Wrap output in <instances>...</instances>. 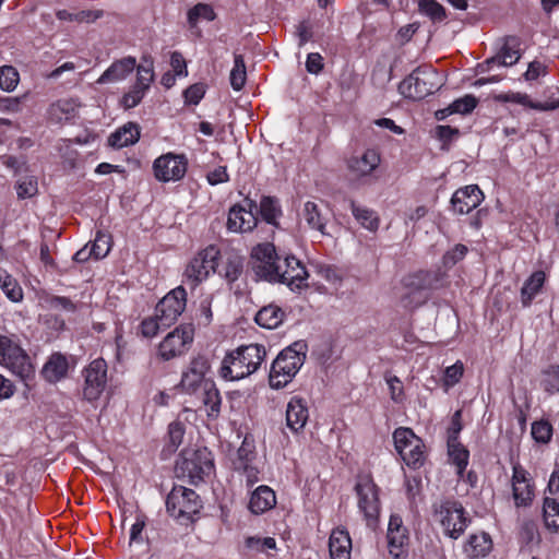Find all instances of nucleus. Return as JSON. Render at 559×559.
Wrapping results in <instances>:
<instances>
[{"instance_id": "0eeeda50", "label": "nucleus", "mask_w": 559, "mask_h": 559, "mask_svg": "<svg viewBox=\"0 0 559 559\" xmlns=\"http://www.w3.org/2000/svg\"><path fill=\"white\" fill-rule=\"evenodd\" d=\"M357 496V507L364 515L366 525L374 530L379 523L381 503L379 498V488L371 477L361 476L355 485Z\"/></svg>"}, {"instance_id": "b1692460", "label": "nucleus", "mask_w": 559, "mask_h": 559, "mask_svg": "<svg viewBox=\"0 0 559 559\" xmlns=\"http://www.w3.org/2000/svg\"><path fill=\"white\" fill-rule=\"evenodd\" d=\"M210 370L209 359L204 356H198L190 362L188 371L182 374L181 385L188 392H194L199 386L207 382L204 378Z\"/></svg>"}, {"instance_id": "aec40b11", "label": "nucleus", "mask_w": 559, "mask_h": 559, "mask_svg": "<svg viewBox=\"0 0 559 559\" xmlns=\"http://www.w3.org/2000/svg\"><path fill=\"white\" fill-rule=\"evenodd\" d=\"M512 474V496L516 507H526L532 502L534 497V486L530 474L520 464L513 465Z\"/></svg>"}, {"instance_id": "864d4df0", "label": "nucleus", "mask_w": 559, "mask_h": 559, "mask_svg": "<svg viewBox=\"0 0 559 559\" xmlns=\"http://www.w3.org/2000/svg\"><path fill=\"white\" fill-rule=\"evenodd\" d=\"M532 437L540 443H547L552 435V427L548 421H536L532 425Z\"/></svg>"}, {"instance_id": "f3484780", "label": "nucleus", "mask_w": 559, "mask_h": 559, "mask_svg": "<svg viewBox=\"0 0 559 559\" xmlns=\"http://www.w3.org/2000/svg\"><path fill=\"white\" fill-rule=\"evenodd\" d=\"M154 80V70L153 64L150 62L148 64H140L136 68V81L130 87L129 92H127L121 100L120 105L124 109H131L138 106L143 99L144 95L150 88L151 83Z\"/></svg>"}, {"instance_id": "052dcab7", "label": "nucleus", "mask_w": 559, "mask_h": 559, "mask_svg": "<svg viewBox=\"0 0 559 559\" xmlns=\"http://www.w3.org/2000/svg\"><path fill=\"white\" fill-rule=\"evenodd\" d=\"M205 94V87L201 83L193 84L189 86L185 92L183 96L186 98V102L197 105L200 103V100L203 98Z\"/></svg>"}, {"instance_id": "c85d7f7f", "label": "nucleus", "mask_w": 559, "mask_h": 559, "mask_svg": "<svg viewBox=\"0 0 559 559\" xmlns=\"http://www.w3.org/2000/svg\"><path fill=\"white\" fill-rule=\"evenodd\" d=\"M221 264L217 263L216 272L229 282H235L241 274L243 258L238 252L230 250L219 254Z\"/></svg>"}, {"instance_id": "09e8293b", "label": "nucleus", "mask_w": 559, "mask_h": 559, "mask_svg": "<svg viewBox=\"0 0 559 559\" xmlns=\"http://www.w3.org/2000/svg\"><path fill=\"white\" fill-rule=\"evenodd\" d=\"M95 259L105 258L111 249V238L108 234L98 231L95 240L91 245Z\"/></svg>"}, {"instance_id": "58836bf2", "label": "nucleus", "mask_w": 559, "mask_h": 559, "mask_svg": "<svg viewBox=\"0 0 559 559\" xmlns=\"http://www.w3.org/2000/svg\"><path fill=\"white\" fill-rule=\"evenodd\" d=\"M449 456L456 466L457 474L462 476L468 464V451L460 443H456V437H449Z\"/></svg>"}, {"instance_id": "e2e57ef3", "label": "nucleus", "mask_w": 559, "mask_h": 559, "mask_svg": "<svg viewBox=\"0 0 559 559\" xmlns=\"http://www.w3.org/2000/svg\"><path fill=\"white\" fill-rule=\"evenodd\" d=\"M386 383L390 389L391 399L394 402H402L404 390L401 380L396 376H393L386 379Z\"/></svg>"}, {"instance_id": "2f4dec72", "label": "nucleus", "mask_w": 559, "mask_h": 559, "mask_svg": "<svg viewBox=\"0 0 559 559\" xmlns=\"http://www.w3.org/2000/svg\"><path fill=\"white\" fill-rule=\"evenodd\" d=\"M68 360L60 353L52 354L41 369V376L50 383H56L63 379L68 372Z\"/></svg>"}, {"instance_id": "3c124183", "label": "nucleus", "mask_w": 559, "mask_h": 559, "mask_svg": "<svg viewBox=\"0 0 559 559\" xmlns=\"http://www.w3.org/2000/svg\"><path fill=\"white\" fill-rule=\"evenodd\" d=\"M495 99L501 103H515L528 108H533L534 103L533 100H531L527 94L520 92H509L499 94L495 96Z\"/></svg>"}, {"instance_id": "7c9ffc66", "label": "nucleus", "mask_w": 559, "mask_h": 559, "mask_svg": "<svg viewBox=\"0 0 559 559\" xmlns=\"http://www.w3.org/2000/svg\"><path fill=\"white\" fill-rule=\"evenodd\" d=\"M80 107V103L75 98L59 99L51 104L48 108V117L53 122H63L73 119Z\"/></svg>"}, {"instance_id": "0e129e2a", "label": "nucleus", "mask_w": 559, "mask_h": 559, "mask_svg": "<svg viewBox=\"0 0 559 559\" xmlns=\"http://www.w3.org/2000/svg\"><path fill=\"white\" fill-rule=\"evenodd\" d=\"M546 374V389L551 393L559 392V366L549 367Z\"/></svg>"}, {"instance_id": "de8ad7c7", "label": "nucleus", "mask_w": 559, "mask_h": 559, "mask_svg": "<svg viewBox=\"0 0 559 559\" xmlns=\"http://www.w3.org/2000/svg\"><path fill=\"white\" fill-rule=\"evenodd\" d=\"M200 19L206 21H213L215 19V12L211 5L198 3L188 12V22L191 26H194Z\"/></svg>"}, {"instance_id": "338daca9", "label": "nucleus", "mask_w": 559, "mask_h": 559, "mask_svg": "<svg viewBox=\"0 0 559 559\" xmlns=\"http://www.w3.org/2000/svg\"><path fill=\"white\" fill-rule=\"evenodd\" d=\"M323 59L320 53H309L306 61V68L309 73L318 74L323 68Z\"/></svg>"}, {"instance_id": "37998d69", "label": "nucleus", "mask_w": 559, "mask_h": 559, "mask_svg": "<svg viewBox=\"0 0 559 559\" xmlns=\"http://www.w3.org/2000/svg\"><path fill=\"white\" fill-rule=\"evenodd\" d=\"M420 13L427 15L433 23H440L447 19V12L443 5L436 0H419Z\"/></svg>"}, {"instance_id": "20e7f679", "label": "nucleus", "mask_w": 559, "mask_h": 559, "mask_svg": "<svg viewBox=\"0 0 559 559\" xmlns=\"http://www.w3.org/2000/svg\"><path fill=\"white\" fill-rule=\"evenodd\" d=\"M0 365L27 383L35 377L31 357L14 335H0Z\"/></svg>"}, {"instance_id": "4c0bfd02", "label": "nucleus", "mask_w": 559, "mask_h": 559, "mask_svg": "<svg viewBox=\"0 0 559 559\" xmlns=\"http://www.w3.org/2000/svg\"><path fill=\"white\" fill-rule=\"evenodd\" d=\"M349 207L354 217L361 224V226L370 231H376L379 228V217L372 210L358 206L354 200H349Z\"/></svg>"}, {"instance_id": "f257e3e1", "label": "nucleus", "mask_w": 559, "mask_h": 559, "mask_svg": "<svg viewBox=\"0 0 559 559\" xmlns=\"http://www.w3.org/2000/svg\"><path fill=\"white\" fill-rule=\"evenodd\" d=\"M265 355V348L262 345L241 346L225 356L219 374L227 381L243 379L258 370Z\"/></svg>"}, {"instance_id": "e433bc0d", "label": "nucleus", "mask_w": 559, "mask_h": 559, "mask_svg": "<svg viewBox=\"0 0 559 559\" xmlns=\"http://www.w3.org/2000/svg\"><path fill=\"white\" fill-rule=\"evenodd\" d=\"M302 217L311 229L318 230L321 235H326V218L322 215L318 204L311 201L306 202Z\"/></svg>"}, {"instance_id": "cd10ccee", "label": "nucleus", "mask_w": 559, "mask_h": 559, "mask_svg": "<svg viewBox=\"0 0 559 559\" xmlns=\"http://www.w3.org/2000/svg\"><path fill=\"white\" fill-rule=\"evenodd\" d=\"M309 418L306 402L300 397H293L286 408V424L295 432L301 430Z\"/></svg>"}, {"instance_id": "f8f14e48", "label": "nucleus", "mask_w": 559, "mask_h": 559, "mask_svg": "<svg viewBox=\"0 0 559 559\" xmlns=\"http://www.w3.org/2000/svg\"><path fill=\"white\" fill-rule=\"evenodd\" d=\"M218 257L219 250L215 246H209L200 251L186 269L187 283L197 286L206 280L211 273H215Z\"/></svg>"}, {"instance_id": "7ed1b4c3", "label": "nucleus", "mask_w": 559, "mask_h": 559, "mask_svg": "<svg viewBox=\"0 0 559 559\" xmlns=\"http://www.w3.org/2000/svg\"><path fill=\"white\" fill-rule=\"evenodd\" d=\"M405 293L401 297V304L406 309H414L425 304L428 292L442 285V274L432 271H419L404 278Z\"/></svg>"}, {"instance_id": "c03bdc74", "label": "nucleus", "mask_w": 559, "mask_h": 559, "mask_svg": "<svg viewBox=\"0 0 559 559\" xmlns=\"http://www.w3.org/2000/svg\"><path fill=\"white\" fill-rule=\"evenodd\" d=\"M20 83V73L13 66L0 67V90L5 93L15 91Z\"/></svg>"}, {"instance_id": "1a4fd4ad", "label": "nucleus", "mask_w": 559, "mask_h": 559, "mask_svg": "<svg viewBox=\"0 0 559 559\" xmlns=\"http://www.w3.org/2000/svg\"><path fill=\"white\" fill-rule=\"evenodd\" d=\"M394 448L411 468H420L426 461V447L411 428L400 427L393 432Z\"/></svg>"}, {"instance_id": "ddd939ff", "label": "nucleus", "mask_w": 559, "mask_h": 559, "mask_svg": "<svg viewBox=\"0 0 559 559\" xmlns=\"http://www.w3.org/2000/svg\"><path fill=\"white\" fill-rule=\"evenodd\" d=\"M194 329L192 325H180L168 333L158 345V356L167 361L183 355L193 341Z\"/></svg>"}, {"instance_id": "412c9836", "label": "nucleus", "mask_w": 559, "mask_h": 559, "mask_svg": "<svg viewBox=\"0 0 559 559\" xmlns=\"http://www.w3.org/2000/svg\"><path fill=\"white\" fill-rule=\"evenodd\" d=\"M386 538L390 555L394 559H401L408 544V532L400 515L392 514L390 516Z\"/></svg>"}, {"instance_id": "8fccbe9b", "label": "nucleus", "mask_w": 559, "mask_h": 559, "mask_svg": "<svg viewBox=\"0 0 559 559\" xmlns=\"http://www.w3.org/2000/svg\"><path fill=\"white\" fill-rule=\"evenodd\" d=\"M28 93H25L21 96L10 97L2 96L0 97V112L1 114H19L22 111V104L27 98Z\"/></svg>"}, {"instance_id": "2eb2a0df", "label": "nucleus", "mask_w": 559, "mask_h": 559, "mask_svg": "<svg viewBox=\"0 0 559 559\" xmlns=\"http://www.w3.org/2000/svg\"><path fill=\"white\" fill-rule=\"evenodd\" d=\"M188 160L185 155L167 153L155 159L153 164L154 175L163 182L178 181L187 173Z\"/></svg>"}, {"instance_id": "ea45409f", "label": "nucleus", "mask_w": 559, "mask_h": 559, "mask_svg": "<svg viewBox=\"0 0 559 559\" xmlns=\"http://www.w3.org/2000/svg\"><path fill=\"white\" fill-rule=\"evenodd\" d=\"M543 515L545 525L555 531L559 530V502L557 496L548 493L544 499Z\"/></svg>"}, {"instance_id": "6e6d98bb", "label": "nucleus", "mask_w": 559, "mask_h": 559, "mask_svg": "<svg viewBox=\"0 0 559 559\" xmlns=\"http://www.w3.org/2000/svg\"><path fill=\"white\" fill-rule=\"evenodd\" d=\"M19 198H31L37 193V180L33 177L24 178L16 186Z\"/></svg>"}, {"instance_id": "39448f33", "label": "nucleus", "mask_w": 559, "mask_h": 559, "mask_svg": "<svg viewBox=\"0 0 559 559\" xmlns=\"http://www.w3.org/2000/svg\"><path fill=\"white\" fill-rule=\"evenodd\" d=\"M435 518L440 523L445 536L457 539L471 523L461 502L452 499L433 504Z\"/></svg>"}, {"instance_id": "423d86ee", "label": "nucleus", "mask_w": 559, "mask_h": 559, "mask_svg": "<svg viewBox=\"0 0 559 559\" xmlns=\"http://www.w3.org/2000/svg\"><path fill=\"white\" fill-rule=\"evenodd\" d=\"M214 468L212 453L206 449L183 451L176 463L177 477L188 478L193 485L209 476Z\"/></svg>"}, {"instance_id": "4be33fe9", "label": "nucleus", "mask_w": 559, "mask_h": 559, "mask_svg": "<svg viewBox=\"0 0 559 559\" xmlns=\"http://www.w3.org/2000/svg\"><path fill=\"white\" fill-rule=\"evenodd\" d=\"M483 199L484 194L478 186L471 185L457 189L451 198V204L455 213L467 214L476 209Z\"/></svg>"}, {"instance_id": "a19ab883", "label": "nucleus", "mask_w": 559, "mask_h": 559, "mask_svg": "<svg viewBox=\"0 0 559 559\" xmlns=\"http://www.w3.org/2000/svg\"><path fill=\"white\" fill-rule=\"evenodd\" d=\"M0 287L7 297L17 302L23 298V292L16 280L5 271H0Z\"/></svg>"}, {"instance_id": "6ab92c4d", "label": "nucleus", "mask_w": 559, "mask_h": 559, "mask_svg": "<svg viewBox=\"0 0 559 559\" xmlns=\"http://www.w3.org/2000/svg\"><path fill=\"white\" fill-rule=\"evenodd\" d=\"M249 209L243 205H234L228 213L227 228L234 233H247L251 231L257 225V217L253 213V209H257V204L250 200H245Z\"/></svg>"}, {"instance_id": "4468645a", "label": "nucleus", "mask_w": 559, "mask_h": 559, "mask_svg": "<svg viewBox=\"0 0 559 559\" xmlns=\"http://www.w3.org/2000/svg\"><path fill=\"white\" fill-rule=\"evenodd\" d=\"M187 305V293L182 286H178L170 290L155 308L156 317L162 321L164 328L173 325Z\"/></svg>"}, {"instance_id": "dca6fc26", "label": "nucleus", "mask_w": 559, "mask_h": 559, "mask_svg": "<svg viewBox=\"0 0 559 559\" xmlns=\"http://www.w3.org/2000/svg\"><path fill=\"white\" fill-rule=\"evenodd\" d=\"M83 396L88 402L96 401L107 383V364L104 359L93 360L84 370Z\"/></svg>"}, {"instance_id": "f704fd0d", "label": "nucleus", "mask_w": 559, "mask_h": 559, "mask_svg": "<svg viewBox=\"0 0 559 559\" xmlns=\"http://www.w3.org/2000/svg\"><path fill=\"white\" fill-rule=\"evenodd\" d=\"M284 316V311L278 306L269 305L258 311L254 320L260 326L272 330L283 322Z\"/></svg>"}, {"instance_id": "603ef678", "label": "nucleus", "mask_w": 559, "mask_h": 559, "mask_svg": "<svg viewBox=\"0 0 559 559\" xmlns=\"http://www.w3.org/2000/svg\"><path fill=\"white\" fill-rule=\"evenodd\" d=\"M467 247L457 243L451 250L447 251L442 257V263L445 267H452L457 262L464 259L467 253Z\"/></svg>"}, {"instance_id": "f03ea898", "label": "nucleus", "mask_w": 559, "mask_h": 559, "mask_svg": "<svg viewBox=\"0 0 559 559\" xmlns=\"http://www.w3.org/2000/svg\"><path fill=\"white\" fill-rule=\"evenodd\" d=\"M306 353L307 345L304 342H295L283 349L272 364L270 385L274 389L287 385L304 365Z\"/></svg>"}, {"instance_id": "6e6552de", "label": "nucleus", "mask_w": 559, "mask_h": 559, "mask_svg": "<svg viewBox=\"0 0 559 559\" xmlns=\"http://www.w3.org/2000/svg\"><path fill=\"white\" fill-rule=\"evenodd\" d=\"M441 81L432 68H417L400 85V93L411 99H423L439 90Z\"/></svg>"}, {"instance_id": "9b49d317", "label": "nucleus", "mask_w": 559, "mask_h": 559, "mask_svg": "<svg viewBox=\"0 0 559 559\" xmlns=\"http://www.w3.org/2000/svg\"><path fill=\"white\" fill-rule=\"evenodd\" d=\"M251 263L255 275L269 282H276L280 276V267H283L282 260L276 255L275 247L269 242L253 248Z\"/></svg>"}, {"instance_id": "a211bd4d", "label": "nucleus", "mask_w": 559, "mask_h": 559, "mask_svg": "<svg viewBox=\"0 0 559 559\" xmlns=\"http://www.w3.org/2000/svg\"><path fill=\"white\" fill-rule=\"evenodd\" d=\"M282 264L283 267H280V276L276 282L287 284L293 290L307 287L308 272L298 259L288 255L282 260Z\"/></svg>"}, {"instance_id": "5fc2aeb1", "label": "nucleus", "mask_w": 559, "mask_h": 559, "mask_svg": "<svg viewBox=\"0 0 559 559\" xmlns=\"http://www.w3.org/2000/svg\"><path fill=\"white\" fill-rule=\"evenodd\" d=\"M478 100L474 95L467 94L461 98L455 99L452 105V110L455 114L466 115L472 112L477 106Z\"/></svg>"}, {"instance_id": "a18cd8bd", "label": "nucleus", "mask_w": 559, "mask_h": 559, "mask_svg": "<svg viewBox=\"0 0 559 559\" xmlns=\"http://www.w3.org/2000/svg\"><path fill=\"white\" fill-rule=\"evenodd\" d=\"M202 402L209 407L210 415L218 413L221 405V395L212 382H204L202 386Z\"/></svg>"}, {"instance_id": "bf43d9fd", "label": "nucleus", "mask_w": 559, "mask_h": 559, "mask_svg": "<svg viewBox=\"0 0 559 559\" xmlns=\"http://www.w3.org/2000/svg\"><path fill=\"white\" fill-rule=\"evenodd\" d=\"M160 329L165 328L156 314L152 318L143 320L141 323V332L145 337H154Z\"/></svg>"}, {"instance_id": "c756f323", "label": "nucleus", "mask_w": 559, "mask_h": 559, "mask_svg": "<svg viewBox=\"0 0 559 559\" xmlns=\"http://www.w3.org/2000/svg\"><path fill=\"white\" fill-rule=\"evenodd\" d=\"M276 504V496L269 486H259L251 495L249 509L254 514H262Z\"/></svg>"}, {"instance_id": "4d7b16f0", "label": "nucleus", "mask_w": 559, "mask_h": 559, "mask_svg": "<svg viewBox=\"0 0 559 559\" xmlns=\"http://www.w3.org/2000/svg\"><path fill=\"white\" fill-rule=\"evenodd\" d=\"M169 442L173 450H176L182 442L185 426L180 421H173L168 427Z\"/></svg>"}, {"instance_id": "9d476101", "label": "nucleus", "mask_w": 559, "mask_h": 559, "mask_svg": "<svg viewBox=\"0 0 559 559\" xmlns=\"http://www.w3.org/2000/svg\"><path fill=\"white\" fill-rule=\"evenodd\" d=\"M166 508L173 518L189 522L199 513L202 503L194 490L183 486H175L167 496Z\"/></svg>"}, {"instance_id": "774afa93", "label": "nucleus", "mask_w": 559, "mask_h": 559, "mask_svg": "<svg viewBox=\"0 0 559 559\" xmlns=\"http://www.w3.org/2000/svg\"><path fill=\"white\" fill-rule=\"evenodd\" d=\"M207 181L210 185H218L228 181V174L226 167L219 166L207 174Z\"/></svg>"}, {"instance_id": "49530a36", "label": "nucleus", "mask_w": 559, "mask_h": 559, "mask_svg": "<svg viewBox=\"0 0 559 559\" xmlns=\"http://www.w3.org/2000/svg\"><path fill=\"white\" fill-rule=\"evenodd\" d=\"M260 213L262 218L269 224H275L281 214V209L276 199L263 197L260 201Z\"/></svg>"}, {"instance_id": "13d9d810", "label": "nucleus", "mask_w": 559, "mask_h": 559, "mask_svg": "<svg viewBox=\"0 0 559 559\" xmlns=\"http://www.w3.org/2000/svg\"><path fill=\"white\" fill-rule=\"evenodd\" d=\"M463 371L464 367L463 364L460 361L447 367L444 371V384L448 386L456 384L461 380Z\"/></svg>"}, {"instance_id": "c9c22d12", "label": "nucleus", "mask_w": 559, "mask_h": 559, "mask_svg": "<svg viewBox=\"0 0 559 559\" xmlns=\"http://www.w3.org/2000/svg\"><path fill=\"white\" fill-rule=\"evenodd\" d=\"M545 280V273L543 271H536L524 282L521 289V302L524 307L531 305L534 297L543 287Z\"/></svg>"}, {"instance_id": "393cba45", "label": "nucleus", "mask_w": 559, "mask_h": 559, "mask_svg": "<svg viewBox=\"0 0 559 559\" xmlns=\"http://www.w3.org/2000/svg\"><path fill=\"white\" fill-rule=\"evenodd\" d=\"M139 66L134 57H124L116 60L110 67L98 78V84L115 83L126 80Z\"/></svg>"}, {"instance_id": "a878e982", "label": "nucleus", "mask_w": 559, "mask_h": 559, "mask_svg": "<svg viewBox=\"0 0 559 559\" xmlns=\"http://www.w3.org/2000/svg\"><path fill=\"white\" fill-rule=\"evenodd\" d=\"M520 58V40L518 37L509 36L504 39L499 52L495 57L488 59L486 63L488 67L495 64L510 67L515 64Z\"/></svg>"}, {"instance_id": "5701e85b", "label": "nucleus", "mask_w": 559, "mask_h": 559, "mask_svg": "<svg viewBox=\"0 0 559 559\" xmlns=\"http://www.w3.org/2000/svg\"><path fill=\"white\" fill-rule=\"evenodd\" d=\"M381 158L377 151L366 150L359 156H353L347 160V168L352 176L361 179L370 176L380 165Z\"/></svg>"}, {"instance_id": "473e14b6", "label": "nucleus", "mask_w": 559, "mask_h": 559, "mask_svg": "<svg viewBox=\"0 0 559 559\" xmlns=\"http://www.w3.org/2000/svg\"><path fill=\"white\" fill-rule=\"evenodd\" d=\"M139 139L140 127L134 122H128L110 134L108 144L114 148H122L135 144Z\"/></svg>"}, {"instance_id": "bb28decb", "label": "nucleus", "mask_w": 559, "mask_h": 559, "mask_svg": "<svg viewBox=\"0 0 559 559\" xmlns=\"http://www.w3.org/2000/svg\"><path fill=\"white\" fill-rule=\"evenodd\" d=\"M331 559H350L352 539L344 527L334 528L329 539Z\"/></svg>"}, {"instance_id": "680f3d73", "label": "nucleus", "mask_w": 559, "mask_h": 559, "mask_svg": "<svg viewBox=\"0 0 559 559\" xmlns=\"http://www.w3.org/2000/svg\"><path fill=\"white\" fill-rule=\"evenodd\" d=\"M48 304L50 308L61 309L67 312H74L76 310V305L68 297L53 296L48 299Z\"/></svg>"}, {"instance_id": "79ce46f5", "label": "nucleus", "mask_w": 559, "mask_h": 559, "mask_svg": "<svg viewBox=\"0 0 559 559\" xmlns=\"http://www.w3.org/2000/svg\"><path fill=\"white\" fill-rule=\"evenodd\" d=\"M230 85L235 91H240L247 81V71L243 57L241 55H235L234 67L229 74Z\"/></svg>"}, {"instance_id": "69168bd1", "label": "nucleus", "mask_w": 559, "mask_h": 559, "mask_svg": "<svg viewBox=\"0 0 559 559\" xmlns=\"http://www.w3.org/2000/svg\"><path fill=\"white\" fill-rule=\"evenodd\" d=\"M170 64L174 70V72L177 75H187V64L182 57V55L178 51H174L170 56Z\"/></svg>"}, {"instance_id": "72a5a7b5", "label": "nucleus", "mask_w": 559, "mask_h": 559, "mask_svg": "<svg viewBox=\"0 0 559 559\" xmlns=\"http://www.w3.org/2000/svg\"><path fill=\"white\" fill-rule=\"evenodd\" d=\"M492 548V540L489 534L481 532L472 534L464 545V552L469 559H477L487 556Z\"/></svg>"}]
</instances>
